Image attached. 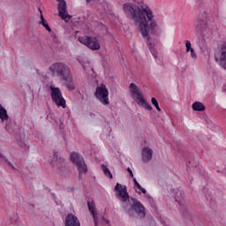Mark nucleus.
I'll return each instance as SVG.
<instances>
[{
    "mask_svg": "<svg viewBox=\"0 0 226 226\" xmlns=\"http://www.w3.org/2000/svg\"><path fill=\"white\" fill-rule=\"evenodd\" d=\"M123 11L129 20H133L142 38L147 39V47L152 56L156 59L158 52L154 49V40L149 34H156L158 22L154 19V13L149 6L143 7L135 3H125L123 4Z\"/></svg>",
    "mask_w": 226,
    "mask_h": 226,
    "instance_id": "obj_1",
    "label": "nucleus"
},
{
    "mask_svg": "<svg viewBox=\"0 0 226 226\" xmlns=\"http://www.w3.org/2000/svg\"><path fill=\"white\" fill-rule=\"evenodd\" d=\"M49 72L55 77H59L61 80L72 75V71L70 70V67L63 62L54 63L52 65L49 66Z\"/></svg>",
    "mask_w": 226,
    "mask_h": 226,
    "instance_id": "obj_2",
    "label": "nucleus"
},
{
    "mask_svg": "<svg viewBox=\"0 0 226 226\" xmlns=\"http://www.w3.org/2000/svg\"><path fill=\"white\" fill-rule=\"evenodd\" d=\"M130 91L134 102H136L138 105H141V107L146 109V110H153V107L151 104L146 102V98H144L142 92L139 89V87H137L135 83L130 84Z\"/></svg>",
    "mask_w": 226,
    "mask_h": 226,
    "instance_id": "obj_3",
    "label": "nucleus"
},
{
    "mask_svg": "<svg viewBox=\"0 0 226 226\" xmlns=\"http://www.w3.org/2000/svg\"><path fill=\"white\" fill-rule=\"evenodd\" d=\"M71 162L77 167L79 171V179H82V174H87V164L84 161V157L77 152L71 153Z\"/></svg>",
    "mask_w": 226,
    "mask_h": 226,
    "instance_id": "obj_4",
    "label": "nucleus"
},
{
    "mask_svg": "<svg viewBox=\"0 0 226 226\" xmlns=\"http://www.w3.org/2000/svg\"><path fill=\"white\" fill-rule=\"evenodd\" d=\"M194 27L196 31H200L202 34H206V33H209L211 28H209V20L207 19V13L200 12L194 22Z\"/></svg>",
    "mask_w": 226,
    "mask_h": 226,
    "instance_id": "obj_5",
    "label": "nucleus"
},
{
    "mask_svg": "<svg viewBox=\"0 0 226 226\" xmlns=\"http://www.w3.org/2000/svg\"><path fill=\"white\" fill-rule=\"evenodd\" d=\"M94 96L102 105H110V101L109 100V89L105 84L102 83L96 87Z\"/></svg>",
    "mask_w": 226,
    "mask_h": 226,
    "instance_id": "obj_6",
    "label": "nucleus"
},
{
    "mask_svg": "<svg viewBox=\"0 0 226 226\" xmlns=\"http://www.w3.org/2000/svg\"><path fill=\"white\" fill-rule=\"evenodd\" d=\"M87 207L89 213L93 216L94 226H98L102 223H109V220L105 219V216L98 214V212L96 211V205L94 204V200L87 201Z\"/></svg>",
    "mask_w": 226,
    "mask_h": 226,
    "instance_id": "obj_7",
    "label": "nucleus"
},
{
    "mask_svg": "<svg viewBox=\"0 0 226 226\" xmlns=\"http://www.w3.org/2000/svg\"><path fill=\"white\" fill-rule=\"evenodd\" d=\"M131 200L132 204H131V207L127 209L128 215L132 216V211H134L139 218H146V207L144 205L136 198H131Z\"/></svg>",
    "mask_w": 226,
    "mask_h": 226,
    "instance_id": "obj_8",
    "label": "nucleus"
},
{
    "mask_svg": "<svg viewBox=\"0 0 226 226\" xmlns=\"http://www.w3.org/2000/svg\"><path fill=\"white\" fill-rule=\"evenodd\" d=\"M50 89L52 102H54L57 107L66 109V100H64V97H63V93H61V89L54 86H50Z\"/></svg>",
    "mask_w": 226,
    "mask_h": 226,
    "instance_id": "obj_9",
    "label": "nucleus"
},
{
    "mask_svg": "<svg viewBox=\"0 0 226 226\" xmlns=\"http://www.w3.org/2000/svg\"><path fill=\"white\" fill-rule=\"evenodd\" d=\"M78 41L90 49V50H100V49L102 48L100 46V41H98V39H96L95 37L85 35L79 37Z\"/></svg>",
    "mask_w": 226,
    "mask_h": 226,
    "instance_id": "obj_10",
    "label": "nucleus"
},
{
    "mask_svg": "<svg viewBox=\"0 0 226 226\" xmlns=\"http://www.w3.org/2000/svg\"><path fill=\"white\" fill-rule=\"evenodd\" d=\"M215 59L221 68L226 70V41H222L215 53Z\"/></svg>",
    "mask_w": 226,
    "mask_h": 226,
    "instance_id": "obj_11",
    "label": "nucleus"
},
{
    "mask_svg": "<svg viewBox=\"0 0 226 226\" xmlns=\"http://www.w3.org/2000/svg\"><path fill=\"white\" fill-rule=\"evenodd\" d=\"M51 162L54 163L53 167L56 170V172H58V174H61V172H64V170H66V164L64 163V159L59 156V152L56 150H54L53 152V158L51 160Z\"/></svg>",
    "mask_w": 226,
    "mask_h": 226,
    "instance_id": "obj_12",
    "label": "nucleus"
},
{
    "mask_svg": "<svg viewBox=\"0 0 226 226\" xmlns=\"http://www.w3.org/2000/svg\"><path fill=\"white\" fill-rule=\"evenodd\" d=\"M115 192H117V199H119L121 202H128L130 194H128V188H126V185L117 183L115 186Z\"/></svg>",
    "mask_w": 226,
    "mask_h": 226,
    "instance_id": "obj_13",
    "label": "nucleus"
},
{
    "mask_svg": "<svg viewBox=\"0 0 226 226\" xmlns=\"http://www.w3.org/2000/svg\"><path fill=\"white\" fill-rule=\"evenodd\" d=\"M58 3L57 10H58V17L62 19V20H64L65 22H68L70 19H72V15L68 14V11L66 10V1L65 0H56Z\"/></svg>",
    "mask_w": 226,
    "mask_h": 226,
    "instance_id": "obj_14",
    "label": "nucleus"
},
{
    "mask_svg": "<svg viewBox=\"0 0 226 226\" xmlns=\"http://www.w3.org/2000/svg\"><path fill=\"white\" fill-rule=\"evenodd\" d=\"M64 226H80V221L77 215L71 213L65 217Z\"/></svg>",
    "mask_w": 226,
    "mask_h": 226,
    "instance_id": "obj_15",
    "label": "nucleus"
},
{
    "mask_svg": "<svg viewBox=\"0 0 226 226\" xmlns=\"http://www.w3.org/2000/svg\"><path fill=\"white\" fill-rule=\"evenodd\" d=\"M153 158V149L145 147L142 149V160L143 162H149Z\"/></svg>",
    "mask_w": 226,
    "mask_h": 226,
    "instance_id": "obj_16",
    "label": "nucleus"
},
{
    "mask_svg": "<svg viewBox=\"0 0 226 226\" xmlns=\"http://www.w3.org/2000/svg\"><path fill=\"white\" fill-rule=\"evenodd\" d=\"M62 80H64V82H65L67 88L70 91H74L75 83H73V78L72 77V74L67 76L66 78H64Z\"/></svg>",
    "mask_w": 226,
    "mask_h": 226,
    "instance_id": "obj_17",
    "label": "nucleus"
},
{
    "mask_svg": "<svg viewBox=\"0 0 226 226\" xmlns=\"http://www.w3.org/2000/svg\"><path fill=\"white\" fill-rule=\"evenodd\" d=\"M39 11L41 13V21H39V24L43 26V27H45L48 33H52V28H50V26H49V23H47V20H45V18H43V14L41 13V9H39Z\"/></svg>",
    "mask_w": 226,
    "mask_h": 226,
    "instance_id": "obj_18",
    "label": "nucleus"
},
{
    "mask_svg": "<svg viewBox=\"0 0 226 226\" xmlns=\"http://www.w3.org/2000/svg\"><path fill=\"white\" fill-rule=\"evenodd\" d=\"M192 109H194L197 112H204L206 110V106L200 102H195L192 105Z\"/></svg>",
    "mask_w": 226,
    "mask_h": 226,
    "instance_id": "obj_19",
    "label": "nucleus"
},
{
    "mask_svg": "<svg viewBox=\"0 0 226 226\" xmlns=\"http://www.w3.org/2000/svg\"><path fill=\"white\" fill-rule=\"evenodd\" d=\"M0 119L4 123V121H8V111L4 107L0 108Z\"/></svg>",
    "mask_w": 226,
    "mask_h": 226,
    "instance_id": "obj_20",
    "label": "nucleus"
},
{
    "mask_svg": "<svg viewBox=\"0 0 226 226\" xmlns=\"http://www.w3.org/2000/svg\"><path fill=\"white\" fill-rule=\"evenodd\" d=\"M176 201L181 206L183 199H185V192L183 191H177L175 195Z\"/></svg>",
    "mask_w": 226,
    "mask_h": 226,
    "instance_id": "obj_21",
    "label": "nucleus"
},
{
    "mask_svg": "<svg viewBox=\"0 0 226 226\" xmlns=\"http://www.w3.org/2000/svg\"><path fill=\"white\" fill-rule=\"evenodd\" d=\"M132 181L134 183V188H137L138 190H139V192H137V193L140 194V192H142V193H147L146 189L142 188V186L140 185V184H139V182L137 181V179L135 177L132 178Z\"/></svg>",
    "mask_w": 226,
    "mask_h": 226,
    "instance_id": "obj_22",
    "label": "nucleus"
},
{
    "mask_svg": "<svg viewBox=\"0 0 226 226\" xmlns=\"http://www.w3.org/2000/svg\"><path fill=\"white\" fill-rule=\"evenodd\" d=\"M102 168L105 177H109V179H112V173H110V170H109V168H107V166L105 164H102Z\"/></svg>",
    "mask_w": 226,
    "mask_h": 226,
    "instance_id": "obj_23",
    "label": "nucleus"
},
{
    "mask_svg": "<svg viewBox=\"0 0 226 226\" xmlns=\"http://www.w3.org/2000/svg\"><path fill=\"white\" fill-rule=\"evenodd\" d=\"M151 102L154 107H155L156 110H158V112H162V109H160V105L158 104V100H156V98L152 97Z\"/></svg>",
    "mask_w": 226,
    "mask_h": 226,
    "instance_id": "obj_24",
    "label": "nucleus"
},
{
    "mask_svg": "<svg viewBox=\"0 0 226 226\" xmlns=\"http://www.w3.org/2000/svg\"><path fill=\"white\" fill-rule=\"evenodd\" d=\"M185 52H190L193 48H192V42L190 41H185Z\"/></svg>",
    "mask_w": 226,
    "mask_h": 226,
    "instance_id": "obj_25",
    "label": "nucleus"
},
{
    "mask_svg": "<svg viewBox=\"0 0 226 226\" xmlns=\"http://www.w3.org/2000/svg\"><path fill=\"white\" fill-rule=\"evenodd\" d=\"M189 52H191V57L192 58V59H197V54L195 53V49H190V51Z\"/></svg>",
    "mask_w": 226,
    "mask_h": 226,
    "instance_id": "obj_26",
    "label": "nucleus"
},
{
    "mask_svg": "<svg viewBox=\"0 0 226 226\" xmlns=\"http://www.w3.org/2000/svg\"><path fill=\"white\" fill-rule=\"evenodd\" d=\"M19 146L22 149H25V151L29 149V147L27 145H26L25 143H21V144H19Z\"/></svg>",
    "mask_w": 226,
    "mask_h": 226,
    "instance_id": "obj_27",
    "label": "nucleus"
},
{
    "mask_svg": "<svg viewBox=\"0 0 226 226\" xmlns=\"http://www.w3.org/2000/svg\"><path fill=\"white\" fill-rule=\"evenodd\" d=\"M67 192L69 193H73L75 192V187H67Z\"/></svg>",
    "mask_w": 226,
    "mask_h": 226,
    "instance_id": "obj_28",
    "label": "nucleus"
},
{
    "mask_svg": "<svg viewBox=\"0 0 226 226\" xmlns=\"http://www.w3.org/2000/svg\"><path fill=\"white\" fill-rule=\"evenodd\" d=\"M127 171L129 172V174H130V177H132V179H133V171L132 170V168H127Z\"/></svg>",
    "mask_w": 226,
    "mask_h": 226,
    "instance_id": "obj_29",
    "label": "nucleus"
},
{
    "mask_svg": "<svg viewBox=\"0 0 226 226\" xmlns=\"http://www.w3.org/2000/svg\"><path fill=\"white\" fill-rule=\"evenodd\" d=\"M222 92H223V93H226V85H224V86L222 87Z\"/></svg>",
    "mask_w": 226,
    "mask_h": 226,
    "instance_id": "obj_30",
    "label": "nucleus"
},
{
    "mask_svg": "<svg viewBox=\"0 0 226 226\" xmlns=\"http://www.w3.org/2000/svg\"><path fill=\"white\" fill-rule=\"evenodd\" d=\"M8 165H10L11 167H12V169H15V167L13 166V164H11V162H8Z\"/></svg>",
    "mask_w": 226,
    "mask_h": 226,
    "instance_id": "obj_31",
    "label": "nucleus"
},
{
    "mask_svg": "<svg viewBox=\"0 0 226 226\" xmlns=\"http://www.w3.org/2000/svg\"><path fill=\"white\" fill-rule=\"evenodd\" d=\"M87 4L91 3V0H86Z\"/></svg>",
    "mask_w": 226,
    "mask_h": 226,
    "instance_id": "obj_32",
    "label": "nucleus"
},
{
    "mask_svg": "<svg viewBox=\"0 0 226 226\" xmlns=\"http://www.w3.org/2000/svg\"><path fill=\"white\" fill-rule=\"evenodd\" d=\"M6 130H8V125L5 126Z\"/></svg>",
    "mask_w": 226,
    "mask_h": 226,
    "instance_id": "obj_33",
    "label": "nucleus"
},
{
    "mask_svg": "<svg viewBox=\"0 0 226 226\" xmlns=\"http://www.w3.org/2000/svg\"><path fill=\"white\" fill-rule=\"evenodd\" d=\"M1 107H3V105L0 104V109H1Z\"/></svg>",
    "mask_w": 226,
    "mask_h": 226,
    "instance_id": "obj_34",
    "label": "nucleus"
},
{
    "mask_svg": "<svg viewBox=\"0 0 226 226\" xmlns=\"http://www.w3.org/2000/svg\"><path fill=\"white\" fill-rule=\"evenodd\" d=\"M0 156H3V155L0 154Z\"/></svg>",
    "mask_w": 226,
    "mask_h": 226,
    "instance_id": "obj_35",
    "label": "nucleus"
}]
</instances>
